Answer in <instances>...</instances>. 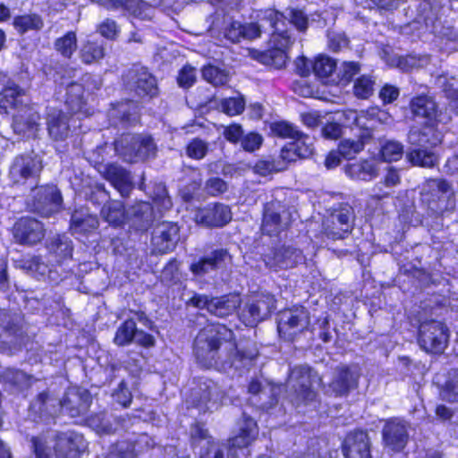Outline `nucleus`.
<instances>
[{"mask_svg": "<svg viewBox=\"0 0 458 458\" xmlns=\"http://www.w3.org/2000/svg\"><path fill=\"white\" fill-rule=\"evenodd\" d=\"M266 266L271 269H287L303 260L301 250L293 246L281 245L270 250L263 257Z\"/></svg>", "mask_w": 458, "mask_h": 458, "instance_id": "nucleus-17", "label": "nucleus"}, {"mask_svg": "<svg viewBox=\"0 0 458 458\" xmlns=\"http://www.w3.org/2000/svg\"><path fill=\"white\" fill-rule=\"evenodd\" d=\"M194 219L207 227H222L231 221L232 213L228 206L216 203L198 209Z\"/></svg>", "mask_w": 458, "mask_h": 458, "instance_id": "nucleus-22", "label": "nucleus"}, {"mask_svg": "<svg viewBox=\"0 0 458 458\" xmlns=\"http://www.w3.org/2000/svg\"><path fill=\"white\" fill-rule=\"evenodd\" d=\"M310 325V313L302 306H293L279 312L277 330L286 340L304 331Z\"/></svg>", "mask_w": 458, "mask_h": 458, "instance_id": "nucleus-9", "label": "nucleus"}, {"mask_svg": "<svg viewBox=\"0 0 458 458\" xmlns=\"http://www.w3.org/2000/svg\"><path fill=\"white\" fill-rule=\"evenodd\" d=\"M290 214L280 202L265 205L261 230L267 235H277L290 224Z\"/></svg>", "mask_w": 458, "mask_h": 458, "instance_id": "nucleus-15", "label": "nucleus"}, {"mask_svg": "<svg viewBox=\"0 0 458 458\" xmlns=\"http://www.w3.org/2000/svg\"><path fill=\"white\" fill-rule=\"evenodd\" d=\"M208 150V143L205 140L195 138L186 148V154L189 157L199 160L204 158Z\"/></svg>", "mask_w": 458, "mask_h": 458, "instance_id": "nucleus-59", "label": "nucleus"}, {"mask_svg": "<svg viewBox=\"0 0 458 458\" xmlns=\"http://www.w3.org/2000/svg\"><path fill=\"white\" fill-rule=\"evenodd\" d=\"M343 451L346 458H369L370 449L367 433L359 430L349 434L344 440Z\"/></svg>", "mask_w": 458, "mask_h": 458, "instance_id": "nucleus-28", "label": "nucleus"}, {"mask_svg": "<svg viewBox=\"0 0 458 458\" xmlns=\"http://www.w3.org/2000/svg\"><path fill=\"white\" fill-rule=\"evenodd\" d=\"M349 46V39L344 32L329 30L327 32V47L333 52H339Z\"/></svg>", "mask_w": 458, "mask_h": 458, "instance_id": "nucleus-57", "label": "nucleus"}, {"mask_svg": "<svg viewBox=\"0 0 458 458\" xmlns=\"http://www.w3.org/2000/svg\"><path fill=\"white\" fill-rule=\"evenodd\" d=\"M406 158L413 165L424 168L434 167L438 162V156L434 148H409Z\"/></svg>", "mask_w": 458, "mask_h": 458, "instance_id": "nucleus-37", "label": "nucleus"}, {"mask_svg": "<svg viewBox=\"0 0 458 458\" xmlns=\"http://www.w3.org/2000/svg\"><path fill=\"white\" fill-rule=\"evenodd\" d=\"M135 447L136 444L132 441H119L110 448L106 458H136L138 453Z\"/></svg>", "mask_w": 458, "mask_h": 458, "instance_id": "nucleus-48", "label": "nucleus"}, {"mask_svg": "<svg viewBox=\"0 0 458 458\" xmlns=\"http://www.w3.org/2000/svg\"><path fill=\"white\" fill-rule=\"evenodd\" d=\"M442 141V134L433 124L413 127L408 133L409 148H434Z\"/></svg>", "mask_w": 458, "mask_h": 458, "instance_id": "nucleus-26", "label": "nucleus"}, {"mask_svg": "<svg viewBox=\"0 0 458 458\" xmlns=\"http://www.w3.org/2000/svg\"><path fill=\"white\" fill-rule=\"evenodd\" d=\"M360 369L355 365H339L332 372L326 394L335 397L347 396L359 386Z\"/></svg>", "mask_w": 458, "mask_h": 458, "instance_id": "nucleus-8", "label": "nucleus"}, {"mask_svg": "<svg viewBox=\"0 0 458 458\" xmlns=\"http://www.w3.org/2000/svg\"><path fill=\"white\" fill-rule=\"evenodd\" d=\"M315 381L322 383V378L310 367L293 368L287 381L289 401L296 407L313 402L317 397V393L312 389Z\"/></svg>", "mask_w": 458, "mask_h": 458, "instance_id": "nucleus-4", "label": "nucleus"}, {"mask_svg": "<svg viewBox=\"0 0 458 458\" xmlns=\"http://www.w3.org/2000/svg\"><path fill=\"white\" fill-rule=\"evenodd\" d=\"M403 154V146L396 140H387L381 147V156L386 162L399 160Z\"/></svg>", "mask_w": 458, "mask_h": 458, "instance_id": "nucleus-53", "label": "nucleus"}, {"mask_svg": "<svg viewBox=\"0 0 458 458\" xmlns=\"http://www.w3.org/2000/svg\"><path fill=\"white\" fill-rule=\"evenodd\" d=\"M47 129L49 134L55 140L67 137L70 125L67 115L58 109H51L47 114Z\"/></svg>", "mask_w": 458, "mask_h": 458, "instance_id": "nucleus-34", "label": "nucleus"}, {"mask_svg": "<svg viewBox=\"0 0 458 458\" xmlns=\"http://www.w3.org/2000/svg\"><path fill=\"white\" fill-rule=\"evenodd\" d=\"M62 196L54 185L37 187L33 191L31 208L43 216H49L60 209Z\"/></svg>", "mask_w": 458, "mask_h": 458, "instance_id": "nucleus-14", "label": "nucleus"}, {"mask_svg": "<svg viewBox=\"0 0 458 458\" xmlns=\"http://www.w3.org/2000/svg\"><path fill=\"white\" fill-rule=\"evenodd\" d=\"M189 303L198 309H206L209 313L224 318L233 314L241 304L238 295L209 297L206 294H194Z\"/></svg>", "mask_w": 458, "mask_h": 458, "instance_id": "nucleus-11", "label": "nucleus"}, {"mask_svg": "<svg viewBox=\"0 0 458 458\" xmlns=\"http://www.w3.org/2000/svg\"><path fill=\"white\" fill-rule=\"evenodd\" d=\"M122 79L128 86H157V84L156 77L149 70L138 64L127 69L123 73Z\"/></svg>", "mask_w": 458, "mask_h": 458, "instance_id": "nucleus-31", "label": "nucleus"}, {"mask_svg": "<svg viewBox=\"0 0 458 458\" xmlns=\"http://www.w3.org/2000/svg\"><path fill=\"white\" fill-rule=\"evenodd\" d=\"M276 310L275 297L270 293H259L250 297L242 310L241 318L250 327L267 318Z\"/></svg>", "mask_w": 458, "mask_h": 458, "instance_id": "nucleus-12", "label": "nucleus"}, {"mask_svg": "<svg viewBox=\"0 0 458 458\" xmlns=\"http://www.w3.org/2000/svg\"><path fill=\"white\" fill-rule=\"evenodd\" d=\"M21 318L6 310H0V342L9 347H18L21 344L22 331Z\"/></svg>", "mask_w": 458, "mask_h": 458, "instance_id": "nucleus-23", "label": "nucleus"}, {"mask_svg": "<svg viewBox=\"0 0 458 458\" xmlns=\"http://www.w3.org/2000/svg\"><path fill=\"white\" fill-rule=\"evenodd\" d=\"M12 233L17 243L34 246L44 239L46 229L40 221L26 216L14 223Z\"/></svg>", "mask_w": 458, "mask_h": 458, "instance_id": "nucleus-13", "label": "nucleus"}, {"mask_svg": "<svg viewBox=\"0 0 458 458\" xmlns=\"http://www.w3.org/2000/svg\"><path fill=\"white\" fill-rule=\"evenodd\" d=\"M259 23H249L242 25V37L247 39H254L259 38L261 35V27L267 22L275 30L271 35L269 40V48L263 52H259L255 58L261 64L273 67L275 69H281L285 66L290 50L294 40L288 30H284L286 19H289L290 23L294 25L300 31H304L308 26V19L301 12L291 9L287 12V15L276 11L275 9H267L260 11L257 15Z\"/></svg>", "mask_w": 458, "mask_h": 458, "instance_id": "nucleus-1", "label": "nucleus"}, {"mask_svg": "<svg viewBox=\"0 0 458 458\" xmlns=\"http://www.w3.org/2000/svg\"><path fill=\"white\" fill-rule=\"evenodd\" d=\"M191 445L194 449L205 447L207 440H213L208 433V430L199 424H195L191 430Z\"/></svg>", "mask_w": 458, "mask_h": 458, "instance_id": "nucleus-60", "label": "nucleus"}, {"mask_svg": "<svg viewBox=\"0 0 458 458\" xmlns=\"http://www.w3.org/2000/svg\"><path fill=\"white\" fill-rule=\"evenodd\" d=\"M179 227L175 224L162 223L152 233V252L165 254L173 251L179 242Z\"/></svg>", "mask_w": 458, "mask_h": 458, "instance_id": "nucleus-18", "label": "nucleus"}, {"mask_svg": "<svg viewBox=\"0 0 458 458\" xmlns=\"http://www.w3.org/2000/svg\"><path fill=\"white\" fill-rule=\"evenodd\" d=\"M354 211L348 203H340L329 210L323 221V234L329 240L344 239L352 231Z\"/></svg>", "mask_w": 458, "mask_h": 458, "instance_id": "nucleus-6", "label": "nucleus"}, {"mask_svg": "<svg viewBox=\"0 0 458 458\" xmlns=\"http://www.w3.org/2000/svg\"><path fill=\"white\" fill-rule=\"evenodd\" d=\"M51 446L44 436L31 438L36 458H79L86 448L82 435L74 431L57 432Z\"/></svg>", "mask_w": 458, "mask_h": 458, "instance_id": "nucleus-3", "label": "nucleus"}, {"mask_svg": "<svg viewBox=\"0 0 458 458\" xmlns=\"http://www.w3.org/2000/svg\"><path fill=\"white\" fill-rule=\"evenodd\" d=\"M0 380L20 390L30 387L35 381L34 377L22 370L6 368L0 372Z\"/></svg>", "mask_w": 458, "mask_h": 458, "instance_id": "nucleus-38", "label": "nucleus"}, {"mask_svg": "<svg viewBox=\"0 0 458 458\" xmlns=\"http://www.w3.org/2000/svg\"><path fill=\"white\" fill-rule=\"evenodd\" d=\"M203 79L213 86H224L228 82L229 73L214 65H207L202 69Z\"/></svg>", "mask_w": 458, "mask_h": 458, "instance_id": "nucleus-49", "label": "nucleus"}, {"mask_svg": "<svg viewBox=\"0 0 458 458\" xmlns=\"http://www.w3.org/2000/svg\"><path fill=\"white\" fill-rule=\"evenodd\" d=\"M271 132L280 138L293 139L300 135V131L285 121L274 122L270 124Z\"/></svg>", "mask_w": 458, "mask_h": 458, "instance_id": "nucleus-55", "label": "nucleus"}, {"mask_svg": "<svg viewBox=\"0 0 458 458\" xmlns=\"http://www.w3.org/2000/svg\"><path fill=\"white\" fill-rule=\"evenodd\" d=\"M448 397L453 401H458V372L452 369L448 373V379L445 384Z\"/></svg>", "mask_w": 458, "mask_h": 458, "instance_id": "nucleus-64", "label": "nucleus"}, {"mask_svg": "<svg viewBox=\"0 0 458 458\" xmlns=\"http://www.w3.org/2000/svg\"><path fill=\"white\" fill-rule=\"evenodd\" d=\"M62 410H64L69 416L75 418L87 413L91 397L87 390L79 388H69L63 399H60Z\"/></svg>", "mask_w": 458, "mask_h": 458, "instance_id": "nucleus-24", "label": "nucleus"}, {"mask_svg": "<svg viewBox=\"0 0 458 458\" xmlns=\"http://www.w3.org/2000/svg\"><path fill=\"white\" fill-rule=\"evenodd\" d=\"M230 260L231 256L226 250L217 249L194 260L190 266V271L197 277H203L225 267Z\"/></svg>", "mask_w": 458, "mask_h": 458, "instance_id": "nucleus-20", "label": "nucleus"}, {"mask_svg": "<svg viewBox=\"0 0 458 458\" xmlns=\"http://www.w3.org/2000/svg\"><path fill=\"white\" fill-rule=\"evenodd\" d=\"M193 352L198 363L207 369L238 368L236 360L241 358L233 331L221 324L208 325L198 333Z\"/></svg>", "mask_w": 458, "mask_h": 458, "instance_id": "nucleus-2", "label": "nucleus"}, {"mask_svg": "<svg viewBox=\"0 0 458 458\" xmlns=\"http://www.w3.org/2000/svg\"><path fill=\"white\" fill-rule=\"evenodd\" d=\"M98 227V217L86 210H75L72 215L70 228L74 234L87 233Z\"/></svg>", "mask_w": 458, "mask_h": 458, "instance_id": "nucleus-35", "label": "nucleus"}, {"mask_svg": "<svg viewBox=\"0 0 458 458\" xmlns=\"http://www.w3.org/2000/svg\"><path fill=\"white\" fill-rule=\"evenodd\" d=\"M40 115L32 106H25L13 114V128L18 134L34 133L39 125Z\"/></svg>", "mask_w": 458, "mask_h": 458, "instance_id": "nucleus-29", "label": "nucleus"}, {"mask_svg": "<svg viewBox=\"0 0 458 458\" xmlns=\"http://www.w3.org/2000/svg\"><path fill=\"white\" fill-rule=\"evenodd\" d=\"M114 420L115 425L111 423L106 414H99L92 417L89 423L98 433L111 434L118 430L119 428H127L131 424V418L127 414L125 417H120Z\"/></svg>", "mask_w": 458, "mask_h": 458, "instance_id": "nucleus-39", "label": "nucleus"}, {"mask_svg": "<svg viewBox=\"0 0 458 458\" xmlns=\"http://www.w3.org/2000/svg\"><path fill=\"white\" fill-rule=\"evenodd\" d=\"M113 115L119 117L122 122L128 124L135 123L139 119L137 106L133 101L118 104Z\"/></svg>", "mask_w": 458, "mask_h": 458, "instance_id": "nucleus-51", "label": "nucleus"}, {"mask_svg": "<svg viewBox=\"0 0 458 458\" xmlns=\"http://www.w3.org/2000/svg\"><path fill=\"white\" fill-rule=\"evenodd\" d=\"M84 88H66L67 98L65 103L68 108L78 114L79 117H87L93 114V110L88 106L87 101L84 99Z\"/></svg>", "mask_w": 458, "mask_h": 458, "instance_id": "nucleus-33", "label": "nucleus"}, {"mask_svg": "<svg viewBox=\"0 0 458 458\" xmlns=\"http://www.w3.org/2000/svg\"><path fill=\"white\" fill-rule=\"evenodd\" d=\"M136 322L134 319H126L122 323L115 332L114 342L118 346H124L131 344L136 333Z\"/></svg>", "mask_w": 458, "mask_h": 458, "instance_id": "nucleus-45", "label": "nucleus"}, {"mask_svg": "<svg viewBox=\"0 0 458 458\" xmlns=\"http://www.w3.org/2000/svg\"><path fill=\"white\" fill-rule=\"evenodd\" d=\"M104 177L119 191L122 197H128L134 188L132 177L121 165L111 164L105 167Z\"/></svg>", "mask_w": 458, "mask_h": 458, "instance_id": "nucleus-27", "label": "nucleus"}, {"mask_svg": "<svg viewBox=\"0 0 458 458\" xmlns=\"http://www.w3.org/2000/svg\"><path fill=\"white\" fill-rule=\"evenodd\" d=\"M42 169L41 162L31 156H19L13 160L10 171V180L15 184H24L28 180L36 179Z\"/></svg>", "mask_w": 458, "mask_h": 458, "instance_id": "nucleus-19", "label": "nucleus"}, {"mask_svg": "<svg viewBox=\"0 0 458 458\" xmlns=\"http://www.w3.org/2000/svg\"><path fill=\"white\" fill-rule=\"evenodd\" d=\"M55 48L64 57L70 58L77 48L76 34L69 31L57 38L55 42Z\"/></svg>", "mask_w": 458, "mask_h": 458, "instance_id": "nucleus-50", "label": "nucleus"}, {"mask_svg": "<svg viewBox=\"0 0 458 458\" xmlns=\"http://www.w3.org/2000/svg\"><path fill=\"white\" fill-rule=\"evenodd\" d=\"M449 330L437 320H428L420 324L418 334L420 347L428 353L441 354L447 346Z\"/></svg>", "mask_w": 458, "mask_h": 458, "instance_id": "nucleus-7", "label": "nucleus"}, {"mask_svg": "<svg viewBox=\"0 0 458 458\" xmlns=\"http://www.w3.org/2000/svg\"><path fill=\"white\" fill-rule=\"evenodd\" d=\"M116 153L126 162L136 163L154 157L157 147L150 136L124 134L114 142Z\"/></svg>", "mask_w": 458, "mask_h": 458, "instance_id": "nucleus-5", "label": "nucleus"}, {"mask_svg": "<svg viewBox=\"0 0 458 458\" xmlns=\"http://www.w3.org/2000/svg\"><path fill=\"white\" fill-rule=\"evenodd\" d=\"M263 143V137L257 132H249L243 135L241 140V146L247 152L258 150Z\"/></svg>", "mask_w": 458, "mask_h": 458, "instance_id": "nucleus-61", "label": "nucleus"}, {"mask_svg": "<svg viewBox=\"0 0 458 458\" xmlns=\"http://www.w3.org/2000/svg\"><path fill=\"white\" fill-rule=\"evenodd\" d=\"M408 429V423L402 420L394 419L387 421L382 432L385 445L394 452L402 451L409 439Z\"/></svg>", "mask_w": 458, "mask_h": 458, "instance_id": "nucleus-21", "label": "nucleus"}, {"mask_svg": "<svg viewBox=\"0 0 458 458\" xmlns=\"http://www.w3.org/2000/svg\"><path fill=\"white\" fill-rule=\"evenodd\" d=\"M359 72L360 65L358 63L343 62L337 70V77L342 83L348 84Z\"/></svg>", "mask_w": 458, "mask_h": 458, "instance_id": "nucleus-58", "label": "nucleus"}, {"mask_svg": "<svg viewBox=\"0 0 458 458\" xmlns=\"http://www.w3.org/2000/svg\"><path fill=\"white\" fill-rule=\"evenodd\" d=\"M19 266L28 275L38 280H57V273L54 269V265L49 263L47 257L41 255L30 256L20 260Z\"/></svg>", "mask_w": 458, "mask_h": 458, "instance_id": "nucleus-25", "label": "nucleus"}, {"mask_svg": "<svg viewBox=\"0 0 458 458\" xmlns=\"http://www.w3.org/2000/svg\"><path fill=\"white\" fill-rule=\"evenodd\" d=\"M105 55L103 44L97 42H87L81 49V58L87 64L98 62Z\"/></svg>", "mask_w": 458, "mask_h": 458, "instance_id": "nucleus-47", "label": "nucleus"}, {"mask_svg": "<svg viewBox=\"0 0 458 458\" xmlns=\"http://www.w3.org/2000/svg\"><path fill=\"white\" fill-rule=\"evenodd\" d=\"M46 248L49 254L54 256L56 263L69 259L72 254V242L65 234L49 236L46 242Z\"/></svg>", "mask_w": 458, "mask_h": 458, "instance_id": "nucleus-30", "label": "nucleus"}, {"mask_svg": "<svg viewBox=\"0 0 458 458\" xmlns=\"http://www.w3.org/2000/svg\"><path fill=\"white\" fill-rule=\"evenodd\" d=\"M114 400L123 407H128L132 400V394L126 383L122 381L113 393Z\"/></svg>", "mask_w": 458, "mask_h": 458, "instance_id": "nucleus-63", "label": "nucleus"}, {"mask_svg": "<svg viewBox=\"0 0 458 458\" xmlns=\"http://www.w3.org/2000/svg\"><path fill=\"white\" fill-rule=\"evenodd\" d=\"M62 411L60 399L50 391L39 393L30 405V414L34 420L48 421Z\"/></svg>", "mask_w": 458, "mask_h": 458, "instance_id": "nucleus-16", "label": "nucleus"}, {"mask_svg": "<svg viewBox=\"0 0 458 458\" xmlns=\"http://www.w3.org/2000/svg\"><path fill=\"white\" fill-rule=\"evenodd\" d=\"M223 111L229 115H236L244 110V100L242 98H229L221 103Z\"/></svg>", "mask_w": 458, "mask_h": 458, "instance_id": "nucleus-62", "label": "nucleus"}, {"mask_svg": "<svg viewBox=\"0 0 458 458\" xmlns=\"http://www.w3.org/2000/svg\"><path fill=\"white\" fill-rule=\"evenodd\" d=\"M336 71V61L326 55H318L312 61V72L320 79H327Z\"/></svg>", "mask_w": 458, "mask_h": 458, "instance_id": "nucleus-43", "label": "nucleus"}, {"mask_svg": "<svg viewBox=\"0 0 458 458\" xmlns=\"http://www.w3.org/2000/svg\"><path fill=\"white\" fill-rule=\"evenodd\" d=\"M370 138V131H366L361 135H360L358 140L348 139L342 140L338 146V150L342 155V157L345 159L354 158L355 156L363 149L365 143Z\"/></svg>", "mask_w": 458, "mask_h": 458, "instance_id": "nucleus-41", "label": "nucleus"}, {"mask_svg": "<svg viewBox=\"0 0 458 458\" xmlns=\"http://www.w3.org/2000/svg\"><path fill=\"white\" fill-rule=\"evenodd\" d=\"M126 217L140 230L146 229L153 220L152 207L148 202H140L131 207Z\"/></svg>", "mask_w": 458, "mask_h": 458, "instance_id": "nucleus-36", "label": "nucleus"}, {"mask_svg": "<svg viewBox=\"0 0 458 458\" xmlns=\"http://www.w3.org/2000/svg\"><path fill=\"white\" fill-rule=\"evenodd\" d=\"M13 25L19 33L24 34L29 30H41L44 21L38 14H24L15 17Z\"/></svg>", "mask_w": 458, "mask_h": 458, "instance_id": "nucleus-44", "label": "nucleus"}, {"mask_svg": "<svg viewBox=\"0 0 458 458\" xmlns=\"http://www.w3.org/2000/svg\"><path fill=\"white\" fill-rule=\"evenodd\" d=\"M100 214L106 222L114 225H121L126 218V212L123 203L116 200L106 203Z\"/></svg>", "mask_w": 458, "mask_h": 458, "instance_id": "nucleus-42", "label": "nucleus"}, {"mask_svg": "<svg viewBox=\"0 0 458 458\" xmlns=\"http://www.w3.org/2000/svg\"><path fill=\"white\" fill-rule=\"evenodd\" d=\"M29 105V98L21 88H3L0 92V109L8 113L10 110L18 111Z\"/></svg>", "mask_w": 458, "mask_h": 458, "instance_id": "nucleus-32", "label": "nucleus"}, {"mask_svg": "<svg viewBox=\"0 0 458 458\" xmlns=\"http://www.w3.org/2000/svg\"><path fill=\"white\" fill-rule=\"evenodd\" d=\"M282 171H284V165L277 163L276 158L259 160L254 166V172L261 176Z\"/></svg>", "mask_w": 458, "mask_h": 458, "instance_id": "nucleus-56", "label": "nucleus"}, {"mask_svg": "<svg viewBox=\"0 0 458 458\" xmlns=\"http://www.w3.org/2000/svg\"><path fill=\"white\" fill-rule=\"evenodd\" d=\"M294 141L290 142L293 149L296 150L297 155L300 158H307L313 153V142L312 140L303 132L300 131V135L293 138Z\"/></svg>", "mask_w": 458, "mask_h": 458, "instance_id": "nucleus-52", "label": "nucleus"}, {"mask_svg": "<svg viewBox=\"0 0 458 458\" xmlns=\"http://www.w3.org/2000/svg\"><path fill=\"white\" fill-rule=\"evenodd\" d=\"M225 398V392L221 387L211 379H202L197 388L191 392L190 400L192 406L205 412L216 409Z\"/></svg>", "mask_w": 458, "mask_h": 458, "instance_id": "nucleus-10", "label": "nucleus"}, {"mask_svg": "<svg viewBox=\"0 0 458 458\" xmlns=\"http://www.w3.org/2000/svg\"><path fill=\"white\" fill-rule=\"evenodd\" d=\"M411 108L417 116H421L430 121L437 117V103L429 96L421 95L414 98L411 102Z\"/></svg>", "mask_w": 458, "mask_h": 458, "instance_id": "nucleus-40", "label": "nucleus"}, {"mask_svg": "<svg viewBox=\"0 0 458 458\" xmlns=\"http://www.w3.org/2000/svg\"><path fill=\"white\" fill-rule=\"evenodd\" d=\"M283 386H271L268 391L267 389H264L261 387V384L258 381H251L249 385V392L253 394H260V396H268V394H271V399L268 403L263 402L260 406L263 409H270L272 408L276 403L277 398L276 395L281 393ZM262 399V397H260Z\"/></svg>", "mask_w": 458, "mask_h": 458, "instance_id": "nucleus-46", "label": "nucleus"}, {"mask_svg": "<svg viewBox=\"0 0 458 458\" xmlns=\"http://www.w3.org/2000/svg\"><path fill=\"white\" fill-rule=\"evenodd\" d=\"M347 173L352 177H356L360 180H370L377 174L376 168L369 162H363L361 164H353L350 165Z\"/></svg>", "mask_w": 458, "mask_h": 458, "instance_id": "nucleus-54", "label": "nucleus"}]
</instances>
